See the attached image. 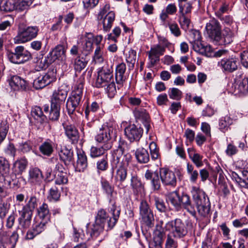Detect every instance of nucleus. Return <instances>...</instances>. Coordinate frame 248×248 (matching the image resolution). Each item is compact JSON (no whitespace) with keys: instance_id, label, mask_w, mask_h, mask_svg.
<instances>
[{"instance_id":"obj_1","label":"nucleus","mask_w":248,"mask_h":248,"mask_svg":"<svg viewBox=\"0 0 248 248\" xmlns=\"http://www.w3.org/2000/svg\"><path fill=\"white\" fill-rule=\"evenodd\" d=\"M193 201L192 204L188 195L183 193L180 195V209L183 207L192 216H196L195 206L199 214L203 217H206L210 211V202L206 193L199 187L193 186L190 191Z\"/></svg>"},{"instance_id":"obj_2","label":"nucleus","mask_w":248,"mask_h":248,"mask_svg":"<svg viewBox=\"0 0 248 248\" xmlns=\"http://www.w3.org/2000/svg\"><path fill=\"white\" fill-rule=\"evenodd\" d=\"M165 228L170 231V234L167 235L165 248H177L178 242L175 239L183 238L187 234L186 225L181 219L176 218L167 222Z\"/></svg>"},{"instance_id":"obj_3","label":"nucleus","mask_w":248,"mask_h":248,"mask_svg":"<svg viewBox=\"0 0 248 248\" xmlns=\"http://www.w3.org/2000/svg\"><path fill=\"white\" fill-rule=\"evenodd\" d=\"M83 82L82 80H79L75 85L66 102V109L69 115L74 114L75 111L80 112L83 101Z\"/></svg>"},{"instance_id":"obj_4","label":"nucleus","mask_w":248,"mask_h":248,"mask_svg":"<svg viewBox=\"0 0 248 248\" xmlns=\"http://www.w3.org/2000/svg\"><path fill=\"white\" fill-rule=\"evenodd\" d=\"M30 74L34 78L33 87L36 90H39L55 80L56 69L50 68L46 73L43 74L38 71H31Z\"/></svg>"},{"instance_id":"obj_5","label":"nucleus","mask_w":248,"mask_h":248,"mask_svg":"<svg viewBox=\"0 0 248 248\" xmlns=\"http://www.w3.org/2000/svg\"><path fill=\"white\" fill-rule=\"evenodd\" d=\"M125 146V142L124 141H120L117 148L114 151L112 155L113 159L111 162L112 176L114 173V168L117 167L118 164L121 163V166H127L131 160V155L129 153L124 154Z\"/></svg>"},{"instance_id":"obj_6","label":"nucleus","mask_w":248,"mask_h":248,"mask_svg":"<svg viewBox=\"0 0 248 248\" xmlns=\"http://www.w3.org/2000/svg\"><path fill=\"white\" fill-rule=\"evenodd\" d=\"M116 133L117 130L112 124H105L99 128L95 139L98 142L102 143L103 144H109L111 148V140L116 138Z\"/></svg>"},{"instance_id":"obj_7","label":"nucleus","mask_w":248,"mask_h":248,"mask_svg":"<svg viewBox=\"0 0 248 248\" xmlns=\"http://www.w3.org/2000/svg\"><path fill=\"white\" fill-rule=\"evenodd\" d=\"M112 66L105 64L98 70L97 77L95 82L96 88L105 87L106 84L114 80Z\"/></svg>"},{"instance_id":"obj_8","label":"nucleus","mask_w":248,"mask_h":248,"mask_svg":"<svg viewBox=\"0 0 248 248\" xmlns=\"http://www.w3.org/2000/svg\"><path fill=\"white\" fill-rule=\"evenodd\" d=\"M9 60L15 64H22L31 58V54L23 46L16 47L13 52H9L7 54Z\"/></svg>"},{"instance_id":"obj_9","label":"nucleus","mask_w":248,"mask_h":248,"mask_svg":"<svg viewBox=\"0 0 248 248\" xmlns=\"http://www.w3.org/2000/svg\"><path fill=\"white\" fill-rule=\"evenodd\" d=\"M38 31L37 26L19 28L16 36L14 38V42L16 44H21L28 42L37 36Z\"/></svg>"},{"instance_id":"obj_10","label":"nucleus","mask_w":248,"mask_h":248,"mask_svg":"<svg viewBox=\"0 0 248 248\" xmlns=\"http://www.w3.org/2000/svg\"><path fill=\"white\" fill-rule=\"evenodd\" d=\"M140 214L142 221L149 228L154 226L155 218L153 213L147 202L142 201L140 205Z\"/></svg>"},{"instance_id":"obj_11","label":"nucleus","mask_w":248,"mask_h":248,"mask_svg":"<svg viewBox=\"0 0 248 248\" xmlns=\"http://www.w3.org/2000/svg\"><path fill=\"white\" fill-rule=\"evenodd\" d=\"M211 39V40L217 45H226L231 44L233 41L234 33L228 27H226L222 31Z\"/></svg>"},{"instance_id":"obj_12","label":"nucleus","mask_w":248,"mask_h":248,"mask_svg":"<svg viewBox=\"0 0 248 248\" xmlns=\"http://www.w3.org/2000/svg\"><path fill=\"white\" fill-rule=\"evenodd\" d=\"M124 134L130 142L139 141L143 134V129L135 124H129L124 129Z\"/></svg>"},{"instance_id":"obj_13","label":"nucleus","mask_w":248,"mask_h":248,"mask_svg":"<svg viewBox=\"0 0 248 248\" xmlns=\"http://www.w3.org/2000/svg\"><path fill=\"white\" fill-rule=\"evenodd\" d=\"M160 178L165 186L175 187L177 184V179L175 173L166 168H161L159 171Z\"/></svg>"},{"instance_id":"obj_14","label":"nucleus","mask_w":248,"mask_h":248,"mask_svg":"<svg viewBox=\"0 0 248 248\" xmlns=\"http://www.w3.org/2000/svg\"><path fill=\"white\" fill-rule=\"evenodd\" d=\"M67 91L62 88H59L55 90L51 98V104L61 107L66 98Z\"/></svg>"},{"instance_id":"obj_15","label":"nucleus","mask_w":248,"mask_h":248,"mask_svg":"<svg viewBox=\"0 0 248 248\" xmlns=\"http://www.w3.org/2000/svg\"><path fill=\"white\" fill-rule=\"evenodd\" d=\"M238 60L235 58H224L218 62V65L224 71L232 73L237 69Z\"/></svg>"},{"instance_id":"obj_16","label":"nucleus","mask_w":248,"mask_h":248,"mask_svg":"<svg viewBox=\"0 0 248 248\" xmlns=\"http://www.w3.org/2000/svg\"><path fill=\"white\" fill-rule=\"evenodd\" d=\"M146 180L149 181L154 190H159L161 187L159 173L157 171L148 170L144 174Z\"/></svg>"},{"instance_id":"obj_17","label":"nucleus","mask_w":248,"mask_h":248,"mask_svg":"<svg viewBox=\"0 0 248 248\" xmlns=\"http://www.w3.org/2000/svg\"><path fill=\"white\" fill-rule=\"evenodd\" d=\"M165 51V47L159 45L151 48V50L148 53L149 54V59L150 60V63L152 66H154L157 62L159 61V56L163 55Z\"/></svg>"},{"instance_id":"obj_18","label":"nucleus","mask_w":248,"mask_h":248,"mask_svg":"<svg viewBox=\"0 0 248 248\" xmlns=\"http://www.w3.org/2000/svg\"><path fill=\"white\" fill-rule=\"evenodd\" d=\"M65 133L73 143H77L79 139V133L76 126L72 124H63Z\"/></svg>"},{"instance_id":"obj_19","label":"nucleus","mask_w":248,"mask_h":248,"mask_svg":"<svg viewBox=\"0 0 248 248\" xmlns=\"http://www.w3.org/2000/svg\"><path fill=\"white\" fill-rule=\"evenodd\" d=\"M135 117L137 119L141 120L147 133L151 128L150 118L146 110L144 108H138L134 111Z\"/></svg>"},{"instance_id":"obj_20","label":"nucleus","mask_w":248,"mask_h":248,"mask_svg":"<svg viewBox=\"0 0 248 248\" xmlns=\"http://www.w3.org/2000/svg\"><path fill=\"white\" fill-rule=\"evenodd\" d=\"M66 48L63 45H57L51 52L48 54V56L51 58L53 62L56 60L62 61L66 59Z\"/></svg>"},{"instance_id":"obj_21","label":"nucleus","mask_w":248,"mask_h":248,"mask_svg":"<svg viewBox=\"0 0 248 248\" xmlns=\"http://www.w3.org/2000/svg\"><path fill=\"white\" fill-rule=\"evenodd\" d=\"M206 29L208 37L211 40L216 34H218L217 33L221 31V27L218 21L213 18L207 23Z\"/></svg>"},{"instance_id":"obj_22","label":"nucleus","mask_w":248,"mask_h":248,"mask_svg":"<svg viewBox=\"0 0 248 248\" xmlns=\"http://www.w3.org/2000/svg\"><path fill=\"white\" fill-rule=\"evenodd\" d=\"M61 107L51 104L50 109L48 105L44 106V111L45 113H48V119L52 121H57L59 120L60 114Z\"/></svg>"},{"instance_id":"obj_23","label":"nucleus","mask_w":248,"mask_h":248,"mask_svg":"<svg viewBox=\"0 0 248 248\" xmlns=\"http://www.w3.org/2000/svg\"><path fill=\"white\" fill-rule=\"evenodd\" d=\"M126 71V65L124 62H121L116 67L115 80L117 84L123 85L124 82L126 79L125 75Z\"/></svg>"},{"instance_id":"obj_24","label":"nucleus","mask_w":248,"mask_h":248,"mask_svg":"<svg viewBox=\"0 0 248 248\" xmlns=\"http://www.w3.org/2000/svg\"><path fill=\"white\" fill-rule=\"evenodd\" d=\"M166 200L170 202L174 208L178 211L180 209V195L179 192L175 190L170 192L166 196Z\"/></svg>"},{"instance_id":"obj_25","label":"nucleus","mask_w":248,"mask_h":248,"mask_svg":"<svg viewBox=\"0 0 248 248\" xmlns=\"http://www.w3.org/2000/svg\"><path fill=\"white\" fill-rule=\"evenodd\" d=\"M61 160L64 163L65 166H68L74 161L73 151L66 147L62 149L59 153Z\"/></svg>"},{"instance_id":"obj_26","label":"nucleus","mask_w":248,"mask_h":248,"mask_svg":"<svg viewBox=\"0 0 248 248\" xmlns=\"http://www.w3.org/2000/svg\"><path fill=\"white\" fill-rule=\"evenodd\" d=\"M53 62V61L51 58L48 56V54L44 57H42L41 58L39 59L37 58V61L35 62L36 65L35 69L32 71L39 72L41 70L46 69Z\"/></svg>"},{"instance_id":"obj_27","label":"nucleus","mask_w":248,"mask_h":248,"mask_svg":"<svg viewBox=\"0 0 248 248\" xmlns=\"http://www.w3.org/2000/svg\"><path fill=\"white\" fill-rule=\"evenodd\" d=\"M39 149L43 155L49 156L54 151V143L50 139H46L40 145Z\"/></svg>"},{"instance_id":"obj_28","label":"nucleus","mask_w":248,"mask_h":248,"mask_svg":"<svg viewBox=\"0 0 248 248\" xmlns=\"http://www.w3.org/2000/svg\"><path fill=\"white\" fill-rule=\"evenodd\" d=\"M115 18V15L112 11L109 12L105 16H103L102 19H103V28L105 31L107 32L109 31L112 27Z\"/></svg>"},{"instance_id":"obj_29","label":"nucleus","mask_w":248,"mask_h":248,"mask_svg":"<svg viewBox=\"0 0 248 248\" xmlns=\"http://www.w3.org/2000/svg\"><path fill=\"white\" fill-rule=\"evenodd\" d=\"M29 180L35 184L39 185L43 180L41 171L37 168H31L29 171Z\"/></svg>"},{"instance_id":"obj_30","label":"nucleus","mask_w":248,"mask_h":248,"mask_svg":"<svg viewBox=\"0 0 248 248\" xmlns=\"http://www.w3.org/2000/svg\"><path fill=\"white\" fill-rule=\"evenodd\" d=\"M195 45L194 51L207 57H211L213 55V50L210 45L203 43Z\"/></svg>"},{"instance_id":"obj_31","label":"nucleus","mask_w":248,"mask_h":248,"mask_svg":"<svg viewBox=\"0 0 248 248\" xmlns=\"http://www.w3.org/2000/svg\"><path fill=\"white\" fill-rule=\"evenodd\" d=\"M10 85L14 90H25L27 86V83L24 79L15 76L11 78Z\"/></svg>"},{"instance_id":"obj_32","label":"nucleus","mask_w":248,"mask_h":248,"mask_svg":"<svg viewBox=\"0 0 248 248\" xmlns=\"http://www.w3.org/2000/svg\"><path fill=\"white\" fill-rule=\"evenodd\" d=\"M109 212L112 213L113 217L109 218L108 221V228L111 229L115 225L120 214V209H117L115 203H113L110 208Z\"/></svg>"},{"instance_id":"obj_33","label":"nucleus","mask_w":248,"mask_h":248,"mask_svg":"<svg viewBox=\"0 0 248 248\" xmlns=\"http://www.w3.org/2000/svg\"><path fill=\"white\" fill-rule=\"evenodd\" d=\"M135 155L137 161L140 163H147L149 161V154L148 151L143 148L137 149Z\"/></svg>"},{"instance_id":"obj_34","label":"nucleus","mask_w":248,"mask_h":248,"mask_svg":"<svg viewBox=\"0 0 248 248\" xmlns=\"http://www.w3.org/2000/svg\"><path fill=\"white\" fill-rule=\"evenodd\" d=\"M87 158L84 153L78 154L76 170L79 172L84 171L87 169Z\"/></svg>"},{"instance_id":"obj_35","label":"nucleus","mask_w":248,"mask_h":248,"mask_svg":"<svg viewBox=\"0 0 248 248\" xmlns=\"http://www.w3.org/2000/svg\"><path fill=\"white\" fill-rule=\"evenodd\" d=\"M88 61L84 55H78L74 59V68L76 71L80 72L84 69Z\"/></svg>"},{"instance_id":"obj_36","label":"nucleus","mask_w":248,"mask_h":248,"mask_svg":"<svg viewBox=\"0 0 248 248\" xmlns=\"http://www.w3.org/2000/svg\"><path fill=\"white\" fill-rule=\"evenodd\" d=\"M62 189V187L60 186H52L49 190L47 197L48 200L50 202H54L59 201L61 196L60 190Z\"/></svg>"},{"instance_id":"obj_37","label":"nucleus","mask_w":248,"mask_h":248,"mask_svg":"<svg viewBox=\"0 0 248 248\" xmlns=\"http://www.w3.org/2000/svg\"><path fill=\"white\" fill-rule=\"evenodd\" d=\"M110 149L109 144H103L100 147L93 146L90 149V155L92 157H97L103 155L105 151Z\"/></svg>"},{"instance_id":"obj_38","label":"nucleus","mask_w":248,"mask_h":248,"mask_svg":"<svg viewBox=\"0 0 248 248\" xmlns=\"http://www.w3.org/2000/svg\"><path fill=\"white\" fill-rule=\"evenodd\" d=\"M38 217L40 220L49 222L50 214L48 207L47 204L43 203L38 210Z\"/></svg>"},{"instance_id":"obj_39","label":"nucleus","mask_w":248,"mask_h":248,"mask_svg":"<svg viewBox=\"0 0 248 248\" xmlns=\"http://www.w3.org/2000/svg\"><path fill=\"white\" fill-rule=\"evenodd\" d=\"M0 9L5 12H10L16 10V0H4L1 1Z\"/></svg>"},{"instance_id":"obj_40","label":"nucleus","mask_w":248,"mask_h":248,"mask_svg":"<svg viewBox=\"0 0 248 248\" xmlns=\"http://www.w3.org/2000/svg\"><path fill=\"white\" fill-rule=\"evenodd\" d=\"M234 93L236 94L240 93L246 95L248 93V78H244L239 82Z\"/></svg>"},{"instance_id":"obj_41","label":"nucleus","mask_w":248,"mask_h":248,"mask_svg":"<svg viewBox=\"0 0 248 248\" xmlns=\"http://www.w3.org/2000/svg\"><path fill=\"white\" fill-rule=\"evenodd\" d=\"M131 186L134 194H138L143 189V186L140 180L136 175H132L131 178Z\"/></svg>"},{"instance_id":"obj_42","label":"nucleus","mask_w":248,"mask_h":248,"mask_svg":"<svg viewBox=\"0 0 248 248\" xmlns=\"http://www.w3.org/2000/svg\"><path fill=\"white\" fill-rule=\"evenodd\" d=\"M232 123V119L230 116L226 115L224 117H222L219 122V129L224 133L228 130L230 125Z\"/></svg>"},{"instance_id":"obj_43","label":"nucleus","mask_w":248,"mask_h":248,"mask_svg":"<svg viewBox=\"0 0 248 248\" xmlns=\"http://www.w3.org/2000/svg\"><path fill=\"white\" fill-rule=\"evenodd\" d=\"M186 171L190 181L191 183H195L199 176V173L198 170L194 169V167L192 165L187 163L186 165Z\"/></svg>"},{"instance_id":"obj_44","label":"nucleus","mask_w":248,"mask_h":248,"mask_svg":"<svg viewBox=\"0 0 248 248\" xmlns=\"http://www.w3.org/2000/svg\"><path fill=\"white\" fill-rule=\"evenodd\" d=\"M110 217H108L107 212L104 209L99 210L95 217V223L105 225V223L108 221Z\"/></svg>"},{"instance_id":"obj_45","label":"nucleus","mask_w":248,"mask_h":248,"mask_svg":"<svg viewBox=\"0 0 248 248\" xmlns=\"http://www.w3.org/2000/svg\"><path fill=\"white\" fill-rule=\"evenodd\" d=\"M188 153L189 158L198 168H200L203 165L202 162L203 157L202 155L199 154L193 153V151L189 149H188Z\"/></svg>"},{"instance_id":"obj_46","label":"nucleus","mask_w":248,"mask_h":248,"mask_svg":"<svg viewBox=\"0 0 248 248\" xmlns=\"http://www.w3.org/2000/svg\"><path fill=\"white\" fill-rule=\"evenodd\" d=\"M165 233L163 229L161 226L156 225V229L154 232V240L153 242L155 243H163V238L164 237Z\"/></svg>"},{"instance_id":"obj_47","label":"nucleus","mask_w":248,"mask_h":248,"mask_svg":"<svg viewBox=\"0 0 248 248\" xmlns=\"http://www.w3.org/2000/svg\"><path fill=\"white\" fill-rule=\"evenodd\" d=\"M93 49V43L91 38H88L85 41V43L83 45L80 51L82 55L85 57L88 56Z\"/></svg>"},{"instance_id":"obj_48","label":"nucleus","mask_w":248,"mask_h":248,"mask_svg":"<svg viewBox=\"0 0 248 248\" xmlns=\"http://www.w3.org/2000/svg\"><path fill=\"white\" fill-rule=\"evenodd\" d=\"M11 181L5 178L0 179V196L4 197L7 195V189L11 187Z\"/></svg>"},{"instance_id":"obj_49","label":"nucleus","mask_w":248,"mask_h":248,"mask_svg":"<svg viewBox=\"0 0 248 248\" xmlns=\"http://www.w3.org/2000/svg\"><path fill=\"white\" fill-rule=\"evenodd\" d=\"M154 200V205L159 212L165 213L167 211V207L163 199L155 196Z\"/></svg>"},{"instance_id":"obj_50","label":"nucleus","mask_w":248,"mask_h":248,"mask_svg":"<svg viewBox=\"0 0 248 248\" xmlns=\"http://www.w3.org/2000/svg\"><path fill=\"white\" fill-rule=\"evenodd\" d=\"M37 219L36 222L33 225L32 228L39 235L45 230L48 222L40 220L39 219Z\"/></svg>"},{"instance_id":"obj_51","label":"nucleus","mask_w":248,"mask_h":248,"mask_svg":"<svg viewBox=\"0 0 248 248\" xmlns=\"http://www.w3.org/2000/svg\"><path fill=\"white\" fill-rule=\"evenodd\" d=\"M68 174L66 172L58 173L55 180V184L59 186L66 184L68 181Z\"/></svg>"},{"instance_id":"obj_52","label":"nucleus","mask_w":248,"mask_h":248,"mask_svg":"<svg viewBox=\"0 0 248 248\" xmlns=\"http://www.w3.org/2000/svg\"><path fill=\"white\" fill-rule=\"evenodd\" d=\"M105 92L109 98H112L116 93V88L114 80L108 83L105 87Z\"/></svg>"},{"instance_id":"obj_53","label":"nucleus","mask_w":248,"mask_h":248,"mask_svg":"<svg viewBox=\"0 0 248 248\" xmlns=\"http://www.w3.org/2000/svg\"><path fill=\"white\" fill-rule=\"evenodd\" d=\"M108 167V164L107 157H104L102 159H99L96 162V168L98 172H100V171H106Z\"/></svg>"},{"instance_id":"obj_54","label":"nucleus","mask_w":248,"mask_h":248,"mask_svg":"<svg viewBox=\"0 0 248 248\" xmlns=\"http://www.w3.org/2000/svg\"><path fill=\"white\" fill-rule=\"evenodd\" d=\"M240 186L248 188V171L243 170L241 172V178H237Z\"/></svg>"},{"instance_id":"obj_55","label":"nucleus","mask_w":248,"mask_h":248,"mask_svg":"<svg viewBox=\"0 0 248 248\" xmlns=\"http://www.w3.org/2000/svg\"><path fill=\"white\" fill-rule=\"evenodd\" d=\"M31 115L35 119H40L42 121H44L46 118L42 108L39 106H35L32 108Z\"/></svg>"},{"instance_id":"obj_56","label":"nucleus","mask_w":248,"mask_h":248,"mask_svg":"<svg viewBox=\"0 0 248 248\" xmlns=\"http://www.w3.org/2000/svg\"><path fill=\"white\" fill-rule=\"evenodd\" d=\"M127 176V170L125 167L120 165L117 170L116 178L121 182H123Z\"/></svg>"},{"instance_id":"obj_57","label":"nucleus","mask_w":248,"mask_h":248,"mask_svg":"<svg viewBox=\"0 0 248 248\" xmlns=\"http://www.w3.org/2000/svg\"><path fill=\"white\" fill-rule=\"evenodd\" d=\"M32 3V0H18L16 2V10L22 11L27 10Z\"/></svg>"},{"instance_id":"obj_58","label":"nucleus","mask_w":248,"mask_h":248,"mask_svg":"<svg viewBox=\"0 0 248 248\" xmlns=\"http://www.w3.org/2000/svg\"><path fill=\"white\" fill-rule=\"evenodd\" d=\"M179 6V13L180 14L187 15L190 13L192 9V4L189 2L181 4Z\"/></svg>"},{"instance_id":"obj_59","label":"nucleus","mask_w":248,"mask_h":248,"mask_svg":"<svg viewBox=\"0 0 248 248\" xmlns=\"http://www.w3.org/2000/svg\"><path fill=\"white\" fill-rule=\"evenodd\" d=\"M179 22L182 29L187 30L188 29L190 23V19L186 15L180 14L179 16Z\"/></svg>"},{"instance_id":"obj_60","label":"nucleus","mask_w":248,"mask_h":248,"mask_svg":"<svg viewBox=\"0 0 248 248\" xmlns=\"http://www.w3.org/2000/svg\"><path fill=\"white\" fill-rule=\"evenodd\" d=\"M169 95L171 99L179 100L182 97V92L177 88H172L170 89Z\"/></svg>"},{"instance_id":"obj_61","label":"nucleus","mask_w":248,"mask_h":248,"mask_svg":"<svg viewBox=\"0 0 248 248\" xmlns=\"http://www.w3.org/2000/svg\"><path fill=\"white\" fill-rule=\"evenodd\" d=\"M217 16L222 23L227 26H233V24H235L232 17L230 16L223 15L219 13Z\"/></svg>"},{"instance_id":"obj_62","label":"nucleus","mask_w":248,"mask_h":248,"mask_svg":"<svg viewBox=\"0 0 248 248\" xmlns=\"http://www.w3.org/2000/svg\"><path fill=\"white\" fill-rule=\"evenodd\" d=\"M15 178H13L12 181H11L12 187L15 189H17L19 188L21 185H24L26 183L25 180L23 177H19L16 178V175H14Z\"/></svg>"},{"instance_id":"obj_63","label":"nucleus","mask_w":248,"mask_h":248,"mask_svg":"<svg viewBox=\"0 0 248 248\" xmlns=\"http://www.w3.org/2000/svg\"><path fill=\"white\" fill-rule=\"evenodd\" d=\"M101 186L105 193L109 196L112 195L114 189L110 183L106 179L102 180L101 182Z\"/></svg>"},{"instance_id":"obj_64","label":"nucleus","mask_w":248,"mask_h":248,"mask_svg":"<svg viewBox=\"0 0 248 248\" xmlns=\"http://www.w3.org/2000/svg\"><path fill=\"white\" fill-rule=\"evenodd\" d=\"M18 238V235L16 232H14L11 235H9L8 238V243L5 245H8V248H14L17 241Z\"/></svg>"}]
</instances>
